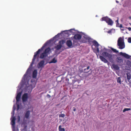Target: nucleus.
<instances>
[{"label":"nucleus","mask_w":131,"mask_h":131,"mask_svg":"<svg viewBox=\"0 0 131 131\" xmlns=\"http://www.w3.org/2000/svg\"><path fill=\"white\" fill-rule=\"evenodd\" d=\"M48 41H47V42L45 43L44 44L41 49H39L35 53L32 59V61L31 63L30 64L29 67L27 69L26 73L24 75V78H25V77H26L28 75V74L29 72L31 70V69L30 68L32 66L33 64H34L35 60L37 58V56L38 55L40 51L42 50L47 45V42H48Z\"/></svg>","instance_id":"f257e3e1"},{"label":"nucleus","mask_w":131,"mask_h":131,"mask_svg":"<svg viewBox=\"0 0 131 131\" xmlns=\"http://www.w3.org/2000/svg\"><path fill=\"white\" fill-rule=\"evenodd\" d=\"M102 55L106 58L107 57L109 61L111 63L114 61V57L113 55L106 52H104L102 53Z\"/></svg>","instance_id":"f03ea898"},{"label":"nucleus","mask_w":131,"mask_h":131,"mask_svg":"<svg viewBox=\"0 0 131 131\" xmlns=\"http://www.w3.org/2000/svg\"><path fill=\"white\" fill-rule=\"evenodd\" d=\"M117 46L119 47V48L122 49L125 47L124 42L121 37L119 38L117 41Z\"/></svg>","instance_id":"7ed1b4c3"},{"label":"nucleus","mask_w":131,"mask_h":131,"mask_svg":"<svg viewBox=\"0 0 131 131\" xmlns=\"http://www.w3.org/2000/svg\"><path fill=\"white\" fill-rule=\"evenodd\" d=\"M101 21H104L106 22L107 23L108 25H112L113 22L112 20L111 19L109 18L107 16L104 17H102L101 19Z\"/></svg>","instance_id":"20e7f679"},{"label":"nucleus","mask_w":131,"mask_h":131,"mask_svg":"<svg viewBox=\"0 0 131 131\" xmlns=\"http://www.w3.org/2000/svg\"><path fill=\"white\" fill-rule=\"evenodd\" d=\"M28 94L27 93H25L22 96V100L23 102H26L28 99Z\"/></svg>","instance_id":"39448f33"},{"label":"nucleus","mask_w":131,"mask_h":131,"mask_svg":"<svg viewBox=\"0 0 131 131\" xmlns=\"http://www.w3.org/2000/svg\"><path fill=\"white\" fill-rule=\"evenodd\" d=\"M30 111L28 110L26 111L25 113L24 118L26 119L29 118V117L30 116Z\"/></svg>","instance_id":"423d86ee"},{"label":"nucleus","mask_w":131,"mask_h":131,"mask_svg":"<svg viewBox=\"0 0 131 131\" xmlns=\"http://www.w3.org/2000/svg\"><path fill=\"white\" fill-rule=\"evenodd\" d=\"M16 120V118L15 117H13L11 120V124L12 126V127L13 128H14L15 127V121Z\"/></svg>","instance_id":"0eeeda50"},{"label":"nucleus","mask_w":131,"mask_h":131,"mask_svg":"<svg viewBox=\"0 0 131 131\" xmlns=\"http://www.w3.org/2000/svg\"><path fill=\"white\" fill-rule=\"evenodd\" d=\"M120 53L121 55L127 59L130 58V57H131V56L125 53H124L121 52Z\"/></svg>","instance_id":"6e6552de"},{"label":"nucleus","mask_w":131,"mask_h":131,"mask_svg":"<svg viewBox=\"0 0 131 131\" xmlns=\"http://www.w3.org/2000/svg\"><path fill=\"white\" fill-rule=\"evenodd\" d=\"M22 92H19L18 93L16 97V100L17 102H19L20 100Z\"/></svg>","instance_id":"1a4fd4ad"},{"label":"nucleus","mask_w":131,"mask_h":131,"mask_svg":"<svg viewBox=\"0 0 131 131\" xmlns=\"http://www.w3.org/2000/svg\"><path fill=\"white\" fill-rule=\"evenodd\" d=\"M45 61L43 60L41 61L38 64V68H39L42 67H43L44 66Z\"/></svg>","instance_id":"9d476101"},{"label":"nucleus","mask_w":131,"mask_h":131,"mask_svg":"<svg viewBox=\"0 0 131 131\" xmlns=\"http://www.w3.org/2000/svg\"><path fill=\"white\" fill-rule=\"evenodd\" d=\"M76 40H80L81 38V36L79 34H77L74 35L73 37Z\"/></svg>","instance_id":"9b49d317"},{"label":"nucleus","mask_w":131,"mask_h":131,"mask_svg":"<svg viewBox=\"0 0 131 131\" xmlns=\"http://www.w3.org/2000/svg\"><path fill=\"white\" fill-rule=\"evenodd\" d=\"M66 44L67 46L70 48L71 47L72 45V43L71 41L70 40L67 41Z\"/></svg>","instance_id":"f8f14e48"},{"label":"nucleus","mask_w":131,"mask_h":131,"mask_svg":"<svg viewBox=\"0 0 131 131\" xmlns=\"http://www.w3.org/2000/svg\"><path fill=\"white\" fill-rule=\"evenodd\" d=\"M37 74V70H35L32 73V77L33 78H36V77Z\"/></svg>","instance_id":"ddd939ff"},{"label":"nucleus","mask_w":131,"mask_h":131,"mask_svg":"<svg viewBox=\"0 0 131 131\" xmlns=\"http://www.w3.org/2000/svg\"><path fill=\"white\" fill-rule=\"evenodd\" d=\"M100 58L102 61L104 62V63H106L107 62V60L103 56H100Z\"/></svg>","instance_id":"4468645a"},{"label":"nucleus","mask_w":131,"mask_h":131,"mask_svg":"<svg viewBox=\"0 0 131 131\" xmlns=\"http://www.w3.org/2000/svg\"><path fill=\"white\" fill-rule=\"evenodd\" d=\"M48 56V54H46L44 52L42 53L40 56V58L41 59H43L44 58L47 57Z\"/></svg>","instance_id":"2eb2a0df"},{"label":"nucleus","mask_w":131,"mask_h":131,"mask_svg":"<svg viewBox=\"0 0 131 131\" xmlns=\"http://www.w3.org/2000/svg\"><path fill=\"white\" fill-rule=\"evenodd\" d=\"M50 48L48 47L45 49L44 52L48 55L50 53Z\"/></svg>","instance_id":"dca6fc26"},{"label":"nucleus","mask_w":131,"mask_h":131,"mask_svg":"<svg viewBox=\"0 0 131 131\" xmlns=\"http://www.w3.org/2000/svg\"><path fill=\"white\" fill-rule=\"evenodd\" d=\"M117 62L119 63H122L123 61V59L121 57H118L117 58Z\"/></svg>","instance_id":"f3484780"},{"label":"nucleus","mask_w":131,"mask_h":131,"mask_svg":"<svg viewBox=\"0 0 131 131\" xmlns=\"http://www.w3.org/2000/svg\"><path fill=\"white\" fill-rule=\"evenodd\" d=\"M62 46V45L59 44L56 46L55 47V48L57 50H58L60 49L61 48Z\"/></svg>","instance_id":"a211bd4d"},{"label":"nucleus","mask_w":131,"mask_h":131,"mask_svg":"<svg viewBox=\"0 0 131 131\" xmlns=\"http://www.w3.org/2000/svg\"><path fill=\"white\" fill-rule=\"evenodd\" d=\"M93 43L95 47H98L99 46V44L95 40H94L93 41Z\"/></svg>","instance_id":"6ab92c4d"},{"label":"nucleus","mask_w":131,"mask_h":131,"mask_svg":"<svg viewBox=\"0 0 131 131\" xmlns=\"http://www.w3.org/2000/svg\"><path fill=\"white\" fill-rule=\"evenodd\" d=\"M90 68V67L88 66L84 70V72L85 73H88L89 71V69Z\"/></svg>","instance_id":"aec40b11"},{"label":"nucleus","mask_w":131,"mask_h":131,"mask_svg":"<svg viewBox=\"0 0 131 131\" xmlns=\"http://www.w3.org/2000/svg\"><path fill=\"white\" fill-rule=\"evenodd\" d=\"M113 67L115 69L118 70L119 69V67L117 65L113 64L112 65Z\"/></svg>","instance_id":"412c9836"},{"label":"nucleus","mask_w":131,"mask_h":131,"mask_svg":"<svg viewBox=\"0 0 131 131\" xmlns=\"http://www.w3.org/2000/svg\"><path fill=\"white\" fill-rule=\"evenodd\" d=\"M57 60L55 59V58H54L51 61L49 62V63H55L57 62Z\"/></svg>","instance_id":"4be33fe9"},{"label":"nucleus","mask_w":131,"mask_h":131,"mask_svg":"<svg viewBox=\"0 0 131 131\" xmlns=\"http://www.w3.org/2000/svg\"><path fill=\"white\" fill-rule=\"evenodd\" d=\"M61 126L60 125L59 127V131H65V130L64 128H62Z\"/></svg>","instance_id":"5701e85b"},{"label":"nucleus","mask_w":131,"mask_h":131,"mask_svg":"<svg viewBox=\"0 0 131 131\" xmlns=\"http://www.w3.org/2000/svg\"><path fill=\"white\" fill-rule=\"evenodd\" d=\"M117 82L118 83L121 84V78L120 77H118L117 79Z\"/></svg>","instance_id":"b1692460"},{"label":"nucleus","mask_w":131,"mask_h":131,"mask_svg":"<svg viewBox=\"0 0 131 131\" xmlns=\"http://www.w3.org/2000/svg\"><path fill=\"white\" fill-rule=\"evenodd\" d=\"M65 42V40H62L59 41V44L62 45Z\"/></svg>","instance_id":"393cba45"},{"label":"nucleus","mask_w":131,"mask_h":131,"mask_svg":"<svg viewBox=\"0 0 131 131\" xmlns=\"http://www.w3.org/2000/svg\"><path fill=\"white\" fill-rule=\"evenodd\" d=\"M127 77L128 80H129L131 79L130 75L129 73H127Z\"/></svg>","instance_id":"a878e982"},{"label":"nucleus","mask_w":131,"mask_h":131,"mask_svg":"<svg viewBox=\"0 0 131 131\" xmlns=\"http://www.w3.org/2000/svg\"><path fill=\"white\" fill-rule=\"evenodd\" d=\"M126 64L128 66L131 67V62L129 61H127L126 62Z\"/></svg>","instance_id":"bb28decb"},{"label":"nucleus","mask_w":131,"mask_h":131,"mask_svg":"<svg viewBox=\"0 0 131 131\" xmlns=\"http://www.w3.org/2000/svg\"><path fill=\"white\" fill-rule=\"evenodd\" d=\"M75 30L74 29H70V30H68V31L69 32H70L71 33V34H72V33H74V32L73 31H74Z\"/></svg>","instance_id":"cd10ccee"},{"label":"nucleus","mask_w":131,"mask_h":131,"mask_svg":"<svg viewBox=\"0 0 131 131\" xmlns=\"http://www.w3.org/2000/svg\"><path fill=\"white\" fill-rule=\"evenodd\" d=\"M131 110L130 108H125L123 111V112H125L127 111H128L130 110Z\"/></svg>","instance_id":"c85d7f7f"},{"label":"nucleus","mask_w":131,"mask_h":131,"mask_svg":"<svg viewBox=\"0 0 131 131\" xmlns=\"http://www.w3.org/2000/svg\"><path fill=\"white\" fill-rule=\"evenodd\" d=\"M111 49L114 52H115L116 53H117L118 52V51L116 49L113 48H112Z\"/></svg>","instance_id":"c756f323"},{"label":"nucleus","mask_w":131,"mask_h":131,"mask_svg":"<svg viewBox=\"0 0 131 131\" xmlns=\"http://www.w3.org/2000/svg\"><path fill=\"white\" fill-rule=\"evenodd\" d=\"M65 116V115L63 114H60L59 115V117H64Z\"/></svg>","instance_id":"7c9ffc66"},{"label":"nucleus","mask_w":131,"mask_h":131,"mask_svg":"<svg viewBox=\"0 0 131 131\" xmlns=\"http://www.w3.org/2000/svg\"><path fill=\"white\" fill-rule=\"evenodd\" d=\"M128 42L129 43H131V38H128Z\"/></svg>","instance_id":"2f4dec72"},{"label":"nucleus","mask_w":131,"mask_h":131,"mask_svg":"<svg viewBox=\"0 0 131 131\" xmlns=\"http://www.w3.org/2000/svg\"><path fill=\"white\" fill-rule=\"evenodd\" d=\"M20 108V106L19 104H18L17 105V110H18Z\"/></svg>","instance_id":"473e14b6"},{"label":"nucleus","mask_w":131,"mask_h":131,"mask_svg":"<svg viewBox=\"0 0 131 131\" xmlns=\"http://www.w3.org/2000/svg\"><path fill=\"white\" fill-rule=\"evenodd\" d=\"M18 121V122H19L20 120V117L19 116H18L17 117Z\"/></svg>","instance_id":"72a5a7b5"},{"label":"nucleus","mask_w":131,"mask_h":131,"mask_svg":"<svg viewBox=\"0 0 131 131\" xmlns=\"http://www.w3.org/2000/svg\"><path fill=\"white\" fill-rule=\"evenodd\" d=\"M112 32V30H109L107 32L109 34L111 33Z\"/></svg>","instance_id":"f704fd0d"},{"label":"nucleus","mask_w":131,"mask_h":131,"mask_svg":"<svg viewBox=\"0 0 131 131\" xmlns=\"http://www.w3.org/2000/svg\"><path fill=\"white\" fill-rule=\"evenodd\" d=\"M73 111H74L75 112V111H76V108H75V107H73Z\"/></svg>","instance_id":"c9c22d12"},{"label":"nucleus","mask_w":131,"mask_h":131,"mask_svg":"<svg viewBox=\"0 0 131 131\" xmlns=\"http://www.w3.org/2000/svg\"><path fill=\"white\" fill-rule=\"evenodd\" d=\"M128 30L129 31L131 30V28L130 27H128Z\"/></svg>","instance_id":"e433bc0d"},{"label":"nucleus","mask_w":131,"mask_h":131,"mask_svg":"<svg viewBox=\"0 0 131 131\" xmlns=\"http://www.w3.org/2000/svg\"><path fill=\"white\" fill-rule=\"evenodd\" d=\"M12 114H13V116L14 114V110H13V112L12 113Z\"/></svg>","instance_id":"4c0bfd02"},{"label":"nucleus","mask_w":131,"mask_h":131,"mask_svg":"<svg viewBox=\"0 0 131 131\" xmlns=\"http://www.w3.org/2000/svg\"><path fill=\"white\" fill-rule=\"evenodd\" d=\"M120 27L121 28V27H122V24H121L120 26Z\"/></svg>","instance_id":"58836bf2"},{"label":"nucleus","mask_w":131,"mask_h":131,"mask_svg":"<svg viewBox=\"0 0 131 131\" xmlns=\"http://www.w3.org/2000/svg\"><path fill=\"white\" fill-rule=\"evenodd\" d=\"M99 48H97V52H99Z\"/></svg>","instance_id":"ea45409f"},{"label":"nucleus","mask_w":131,"mask_h":131,"mask_svg":"<svg viewBox=\"0 0 131 131\" xmlns=\"http://www.w3.org/2000/svg\"><path fill=\"white\" fill-rule=\"evenodd\" d=\"M47 95L49 96V97H51V96L49 94H48Z\"/></svg>","instance_id":"a19ab883"},{"label":"nucleus","mask_w":131,"mask_h":131,"mask_svg":"<svg viewBox=\"0 0 131 131\" xmlns=\"http://www.w3.org/2000/svg\"><path fill=\"white\" fill-rule=\"evenodd\" d=\"M116 3H119V2L117 1H116Z\"/></svg>","instance_id":"79ce46f5"},{"label":"nucleus","mask_w":131,"mask_h":131,"mask_svg":"<svg viewBox=\"0 0 131 131\" xmlns=\"http://www.w3.org/2000/svg\"><path fill=\"white\" fill-rule=\"evenodd\" d=\"M129 18H130V19H131V17H129Z\"/></svg>","instance_id":"37998d69"}]
</instances>
